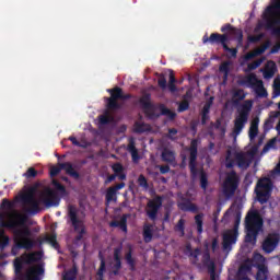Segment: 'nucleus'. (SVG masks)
Wrapping results in <instances>:
<instances>
[{
  "label": "nucleus",
  "instance_id": "obj_1",
  "mask_svg": "<svg viewBox=\"0 0 280 280\" xmlns=\"http://www.w3.org/2000/svg\"><path fill=\"white\" fill-rule=\"evenodd\" d=\"M9 217L11 220L5 222V214H0V226L2 229H9L10 231H13V235H15V237L19 240L16 243L18 248L32 250V248L36 246V242L30 238L32 235V230L25 225V222H27V217L16 211L9 214Z\"/></svg>",
  "mask_w": 280,
  "mask_h": 280
},
{
  "label": "nucleus",
  "instance_id": "obj_2",
  "mask_svg": "<svg viewBox=\"0 0 280 280\" xmlns=\"http://www.w3.org/2000/svg\"><path fill=\"white\" fill-rule=\"evenodd\" d=\"M43 254L40 252H33L30 254H25L21 258H16L14 260V270L16 277L21 280H38V275H43L45 272V269L43 266L38 265L35 267H31L26 273H23V264H36V261H39L42 259Z\"/></svg>",
  "mask_w": 280,
  "mask_h": 280
},
{
  "label": "nucleus",
  "instance_id": "obj_3",
  "mask_svg": "<svg viewBox=\"0 0 280 280\" xmlns=\"http://www.w3.org/2000/svg\"><path fill=\"white\" fill-rule=\"evenodd\" d=\"M138 102L140 104V107L144 112V115L149 119H159L161 115H163L164 117H168L171 121H174V119H176V113L172 112L164 104L159 105L160 114L156 113V106L152 103V94L150 93H143Z\"/></svg>",
  "mask_w": 280,
  "mask_h": 280
},
{
  "label": "nucleus",
  "instance_id": "obj_4",
  "mask_svg": "<svg viewBox=\"0 0 280 280\" xmlns=\"http://www.w3.org/2000/svg\"><path fill=\"white\" fill-rule=\"evenodd\" d=\"M245 242L247 244H257L259 233L264 231V219L259 211L249 210L245 217Z\"/></svg>",
  "mask_w": 280,
  "mask_h": 280
},
{
  "label": "nucleus",
  "instance_id": "obj_5",
  "mask_svg": "<svg viewBox=\"0 0 280 280\" xmlns=\"http://www.w3.org/2000/svg\"><path fill=\"white\" fill-rule=\"evenodd\" d=\"M189 152V162L188 167L190 170V176L192 180L198 178V174L200 176V187L203 191H207V187L209 186V177L207 176V172L203 168L198 171V139H192L190 141V147L188 148Z\"/></svg>",
  "mask_w": 280,
  "mask_h": 280
},
{
  "label": "nucleus",
  "instance_id": "obj_6",
  "mask_svg": "<svg viewBox=\"0 0 280 280\" xmlns=\"http://www.w3.org/2000/svg\"><path fill=\"white\" fill-rule=\"evenodd\" d=\"M52 185L56 190L51 188L45 189L39 196V202L45 207H58L60 205V198L67 196V188L60 182L54 179Z\"/></svg>",
  "mask_w": 280,
  "mask_h": 280
},
{
  "label": "nucleus",
  "instance_id": "obj_7",
  "mask_svg": "<svg viewBox=\"0 0 280 280\" xmlns=\"http://www.w3.org/2000/svg\"><path fill=\"white\" fill-rule=\"evenodd\" d=\"M78 213H80L78 207L73 205L68 206V223H70L74 232L78 233L74 237L75 244H78V242H82V240H84V235H86V226H84V220H82Z\"/></svg>",
  "mask_w": 280,
  "mask_h": 280
},
{
  "label": "nucleus",
  "instance_id": "obj_8",
  "mask_svg": "<svg viewBox=\"0 0 280 280\" xmlns=\"http://www.w3.org/2000/svg\"><path fill=\"white\" fill-rule=\"evenodd\" d=\"M255 194L258 202L266 205L272 194V180L268 177L260 178L256 184Z\"/></svg>",
  "mask_w": 280,
  "mask_h": 280
},
{
  "label": "nucleus",
  "instance_id": "obj_9",
  "mask_svg": "<svg viewBox=\"0 0 280 280\" xmlns=\"http://www.w3.org/2000/svg\"><path fill=\"white\" fill-rule=\"evenodd\" d=\"M253 108V102L246 101V104H244L238 113V116L234 120V128H233V135L234 137H237L242 133V130H244V126L248 122V113H250V109Z\"/></svg>",
  "mask_w": 280,
  "mask_h": 280
},
{
  "label": "nucleus",
  "instance_id": "obj_10",
  "mask_svg": "<svg viewBox=\"0 0 280 280\" xmlns=\"http://www.w3.org/2000/svg\"><path fill=\"white\" fill-rule=\"evenodd\" d=\"M280 0L276 1L273 5L268 7L264 14L265 26L267 30H275L279 25Z\"/></svg>",
  "mask_w": 280,
  "mask_h": 280
},
{
  "label": "nucleus",
  "instance_id": "obj_11",
  "mask_svg": "<svg viewBox=\"0 0 280 280\" xmlns=\"http://www.w3.org/2000/svg\"><path fill=\"white\" fill-rule=\"evenodd\" d=\"M237 187H240V176H237V172L231 171L226 174L223 183V194L225 196H234Z\"/></svg>",
  "mask_w": 280,
  "mask_h": 280
},
{
  "label": "nucleus",
  "instance_id": "obj_12",
  "mask_svg": "<svg viewBox=\"0 0 280 280\" xmlns=\"http://www.w3.org/2000/svg\"><path fill=\"white\" fill-rule=\"evenodd\" d=\"M161 207H163V197L161 196H155L147 202L145 214L149 220L156 222Z\"/></svg>",
  "mask_w": 280,
  "mask_h": 280
},
{
  "label": "nucleus",
  "instance_id": "obj_13",
  "mask_svg": "<svg viewBox=\"0 0 280 280\" xmlns=\"http://www.w3.org/2000/svg\"><path fill=\"white\" fill-rule=\"evenodd\" d=\"M121 92L122 90L119 86L107 90V93L110 95V97L105 98L106 108H108V110H119V108H121V104L117 102L121 100Z\"/></svg>",
  "mask_w": 280,
  "mask_h": 280
},
{
  "label": "nucleus",
  "instance_id": "obj_14",
  "mask_svg": "<svg viewBox=\"0 0 280 280\" xmlns=\"http://www.w3.org/2000/svg\"><path fill=\"white\" fill-rule=\"evenodd\" d=\"M58 165L59 166L50 167L51 178H55V176H58V174H60V172L65 170L66 174H68V176H71V178H74L75 180L80 179V173H78V171H74L73 164H71L70 162L59 163Z\"/></svg>",
  "mask_w": 280,
  "mask_h": 280
},
{
  "label": "nucleus",
  "instance_id": "obj_15",
  "mask_svg": "<svg viewBox=\"0 0 280 280\" xmlns=\"http://www.w3.org/2000/svg\"><path fill=\"white\" fill-rule=\"evenodd\" d=\"M21 200L25 207H28L26 210L27 213H32L34 215L40 211V201L36 199V196L32 191L22 195Z\"/></svg>",
  "mask_w": 280,
  "mask_h": 280
},
{
  "label": "nucleus",
  "instance_id": "obj_16",
  "mask_svg": "<svg viewBox=\"0 0 280 280\" xmlns=\"http://www.w3.org/2000/svg\"><path fill=\"white\" fill-rule=\"evenodd\" d=\"M280 235L279 233H270L268 234L261 244V249L266 255H270V253H275L277 246H279Z\"/></svg>",
  "mask_w": 280,
  "mask_h": 280
},
{
  "label": "nucleus",
  "instance_id": "obj_17",
  "mask_svg": "<svg viewBox=\"0 0 280 280\" xmlns=\"http://www.w3.org/2000/svg\"><path fill=\"white\" fill-rule=\"evenodd\" d=\"M201 262L205 268H208L210 280H218V275H215V262L211 260V253L209 252L208 244H206V249L202 253Z\"/></svg>",
  "mask_w": 280,
  "mask_h": 280
},
{
  "label": "nucleus",
  "instance_id": "obj_18",
  "mask_svg": "<svg viewBox=\"0 0 280 280\" xmlns=\"http://www.w3.org/2000/svg\"><path fill=\"white\" fill-rule=\"evenodd\" d=\"M203 45H221L223 48L229 43L228 34L211 33L210 36L207 34L202 37Z\"/></svg>",
  "mask_w": 280,
  "mask_h": 280
},
{
  "label": "nucleus",
  "instance_id": "obj_19",
  "mask_svg": "<svg viewBox=\"0 0 280 280\" xmlns=\"http://www.w3.org/2000/svg\"><path fill=\"white\" fill-rule=\"evenodd\" d=\"M112 170L114 174L107 176L105 179V185H110V183H113L116 178H118V180H126L127 176L125 173L126 168L124 167V164L116 162L112 165Z\"/></svg>",
  "mask_w": 280,
  "mask_h": 280
},
{
  "label": "nucleus",
  "instance_id": "obj_20",
  "mask_svg": "<svg viewBox=\"0 0 280 280\" xmlns=\"http://www.w3.org/2000/svg\"><path fill=\"white\" fill-rule=\"evenodd\" d=\"M221 32L224 34V32H230V36H233L235 40L237 42L236 49H240L244 45V32L242 28L234 27L231 24H225L221 27Z\"/></svg>",
  "mask_w": 280,
  "mask_h": 280
},
{
  "label": "nucleus",
  "instance_id": "obj_21",
  "mask_svg": "<svg viewBox=\"0 0 280 280\" xmlns=\"http://www.w3.org/2000/svg\"><path fill=\"white\" fill-rule=\"evenodd\" d=\"M238 235H240V232H236L235 230H228L223 234V243H222L223 250H231L233 244L237 243Z\"/></svg>",
  "mask_w": 280,
  "mask_h": 280
},
{
  "label": "nucleus",
  "instance_id": "obj_22",
  "mask_svg": "<svg viewBox=\"0 0 280 280\" xmlns=\"http://www.w3.org/2000/svg\"><path fill=\"white\" fill-rule=\"evenodd\" d=\"M258 82L259 79H257V74L255 73H249L237 80L238 86H245L246 89H255Z\"/></svg>",
  "mask_w": 280,
  "mask_h": 280
},
{
  "label": "nucleus",
  "instance_id": "obj_23",
  "mask_svg": "<svg viewBox=\"0 0 280 280\" xmlns=\"http://www.w3.org/2000/svg\"><path fill=\"white\" fill-rule=\"evenodd\" d=\"M124 187H126V183L122 182L107 188L106 195H105L106 202L108 203V202H113V200H117V191H119L120 189H124Z\"/></svg>",
  "mask_w": 280,
  "mask_h": 280
},
{
  "label": "nucleus",
  "instance_id": "obj_24",
  "mask_svg": "<svg viewBox=\"0 0 280 280\" xmlns=\"http://www.w3.org/2000/svg\"><path fill=\"white\" fill-rule=\"evenodd\" d=\"M128 218H130V213H125L121 215L120 221H112L109 226L112 229H120L122 233H128Z\"/></svg>",
  "mask_w": 280,
  "mask_h": 280
},
{
  "label": "nucleus",
  "instance_id": "obj_25",
  "mask_svg": "<svg viewBox=\"0 0 280 280\" xmlns=\"http://www.w3.org/2000/svg\"><path fill=\"white\" fill-rule=\"evenodd\" d=\"M178 209L180 211H188L190 213H198V206L191 202V200L183 198L182 201L177 203Z\"/></svg>",
  "mask_w": 280,
  "mask_h": 280
},
{
  "label": "nucleus",
  "instance_id": "obj_26",
  "mask_svg": "<svg viewBox=\"0 0 280 280\" xmlns=\"http://www.w3.org/2000/svg\"><path fill=\"white\" fill-rule=\"evenodd\" d=\"M121 250H124L121 245L114 248V275H119V270H121Z\"/></svg>",
  "mask_w": 280,
  "mask_h": 280
},
{
  "label": "nucleus",
  "instance_id": "obj_27",
  "mask_svg": "<svg viewBox=\"0 0 280 280\" xmlns=\"http://www.w3.org/2000/svg\"><path fill=\"white\" fill-rule=\"evenodd\" d=\"M235 161H236V165L241 170H248V167H250V161L248 160V158L246 156V153L244 152L236 153Z\"/></svg>",
  "mask_w": 280,
  "mask_h": 280
},
{
  "label": "nucleus",
  "instance_id": "obj_28",
  "mask_svg": "<svg viewBox=\"0 0 280 280\" xmlns=\"http://www.w3.org/2000/svg\"><path fill=\"white\" fill-rule=\"evenodd\" d=\"M213 105V97H210L201 110V126H207V121H209V113H211V106Z\"/></svg>",
  "mask_w": 280,
  "mask_h": 280
},
{
  "label": "nucleus",
  "instance_id": "obj_29",
  "mask_svg": "<svg viewBox=\"0 0 280 280\" xmlns=\"http://www.w3.org/2000/svg\"><path fill=\"white\" fill-rule=\"evenodd\" d=\"M127 151L131 154L132 163H139L141 156L139 155V150H137V147L135 144V139L131 138L129 140Z\"/></svg>",
  "mask_w": 280,
  "mask_h": 280
},
{
  "label": "nucleus",
  "instance_id": "obj_30",
  "mask_svg": "<svg viewBox=\"0 0 280 280\" xmlns=\"http://www.w3.org/2000/svg\"><path fill=\"white\" fill-rule=\"evenodd\" d=\"M161 159L163 163H174V161H176V153L167 148H164L161 153Z\"/></svg>",
  "mask_w": 280,
  "mask_h": 280
},
{
  "label": "nucleus",
  "instance_id": "obj_31",
  "mask_svg": "<svg viewBox=\"0 0 280 280\" xmlns=\"http://www.w3.org/2000/svg\"><path fill=\"white\" fill-rule=\"evenodd\" d=\"M142 236L145 244H150V242H152V237H154V230L152 224L143 225Z\"/></svg>",
  "mask_w": 280,
  "mask_h": 280
},
{
  "label": "nucleus",
  "instance_id": "obj_32",
  "mask_svg": "<svg viewBox=\"0 0 280 280\" xmlns=\"http://www.w3.org/2000/svg\"><path fill=\"white\" fill-rule=\"evenodd\" d=\"M125 260L131 271L137 270V259L132 257V247H129V250L125 254Z\"/></svg>",
  "mask_w": 280,
  "mask_h": 280
},
{
  "label": "nucleus",
  "instance_id": "obj_33",
  "mask_svg": "<svg viewBox=\"0 0 280 280\" xmlns=\"http://www.w3.org/2000/svg\"><path fill=\"white\" fill-rule=\"evenodd\" d=\"M186 248L188 250L189 257H191L194 259L192 264L195 266L200 267V262H198L199 261L198 257H200V255H202V250L199 247L191 249V246H187Z\"/></svg>",
  "mask_w": 280,
  "mask_h": 280
},
{
  "label": "nucleus",
  "instance_id": "obj_34",
  "mask_svg": "<svg viewBox=\"0 0 280 280\" xmlns=\"http://www.w3.org/2000/svg\"><path fill=\"white\" fill-rule=\"evenodd\" d=\"M249 139L253 141L259 135V119L256 118L252 121L250 127H249Z\"/></svg>",
  "mask_w": 280,
  "mask_h": 280
},
{
  "label": "nucleus",
  "instance_id": "obj_35",
  "mask_svg": "<svg viewBox=\"0 0 280 280\" xmlns=\"http://www.w3.org/2000/svg\"><path fill=\"white\" fill-rule=\"evenodd\" d=\"M254 89L258 97H268V91L264 88V81L259 80Z\"/></svg>",
  "mask_w": 280,
  "mask_h": 280
},
{
  "label": "nucleus",
  "instance_id": "obj_36",
  "mask_svg": "<svg viewBox=\"0 0 280 280\" xmlns=\"http://www.w3.org/2000/svg\"><path fill=\"white\" fill-rule=\"evenodd\" d=\"M256 280H268V267L266 265H259L256 273Z\"/></svg>",
  "mask_w": 280,
  "mask_h": 280
},
{
  "label": "nucleus",
  "instance_id": "obj_37",
  "mask_svg": "<svg viewBox=\"0 0 280 280\" xmlns=\"http://www.w3.org/2000/svg\"><path fill=\"white\" fill-rule=\"evenodd\" d=\"M10 246V236L5 235V231H0V249L5 250Z\"/></svg>",
  "mask_w": 280,
  "mask_h": 280
},
{
  "label": "nucleus",
  "instance_id": "obj_38",
  "mask_svg": "<svg viewBox=\"0 0 280 280\" xmlns=\"http://www.w3.org/2000/svg\"><path fill=\"white\" fill-rule=\"evenodd\" d=\"M100 259H101V265L96 272L98 277L97 280H104V272H106V260L104 259V256H102V253H100Z\"/></svg>",
  "mask_w": 280,
  "mask_h": 280
},
{
  "label": "nucleus",
  "instance_id": "obj_39",
  "mask_svg": "<svg viewBox=\"0 0 280 280\" xmlns=\"http://www.w3.org/2000/svg\"><path fill=\"white\" fill-rule=\"evenodd\" d=\"M203 218H205L203 213H199V214L195 215V223H196V226H197L198 235H202V231H203L202 226L205 224Z\"/></svg>",
  "mask_w": 280,
  "mask_h": 280
},
{
  "label": "nucleus",
  "instance_id": "obj_40",
  "mask_svg": "<svg viewBox=\"0 0 280 280\" xmlns=\"http://www.w3.org/2000/svg\"><path fill=\"white\" fill-rule=\"evenodd\" d=\"M63 280H75L78 279V267L73 266L71 269L65 272Z\"/></svg>",
  "mask_w": 280,
  "mask_h": 280
},
{
  "label": "nucleus",
  "instance_id": "obj_41",
  "mask_svg": "<svg viewBox=\"0 0 280 280\" xmlns=\"http://www.w3.org/2000/svg\"><path fill=\"white\" fill-rule=\"evenodd\" d=\"M266 46H262L260 48L255 49L252 52H247L245 55V60H253V58H257V56H261V54H264L266 51Z\"/></svg>",
  "mask_w": 280,
  "mask_h": 280
},
{
  "label": "nucleus",
  "instance_id": "obj_42",
  "mask_svg": "<svg viewBox=\"0 0 280 280\" xmlns=\"http://www.w3.org/2000/svg\"><path fill=\"white\" fill-rule=\"evenodd\" d=\"M280 113L276 112L272 115H270V118L267 119L264 124V129L265 130H271L273 124H275V119H277V117H279Z\"/></svg>",
  "mask_w": 280,
  "mask_h": 280
},
{
  "label": "nucleus",
  "instance_id": "obj_43",
  "mask_svg": "<svg viewBox=\"0 0 280 280\" xmlns=\"http://www.w3.org/2000/svg\"><path fill=\"white\" fill-rule=\"evenodd\" d=\"M150 130V127L144 122H135V132L137 135H143V132H148Z\"/></svg>",
  "mask_w": 280,
  "mask_h": 280
},
{
  "label": "nucleus",
  "instance_id": "obj_44",
  "mask_svg": "<svg viewBox=\"0 0 280 280\" xmlns=\"http://www.w3.org/2000/svg\"><path fill=\"white\" fill-rule=\"evenodd\" d=\"M175 231L180 233V237H185V219H179L177 224L175 225Z\"/></svg>",
  "mask_w": 280,
  "mask_h": 280
},
{
  "label": "nucleus",
  "instance_id": "obj_45",
  "mask_svg": "<svg viewBox=\"0 0 280 280\" xmlns=\"http://www.w3.org/2000/svg\"><path fill=\"white\" fill-rule=\"evenodd\" d=\"M223 50L226 52V54H230L228 55V58H237V51L238 49L237 48H231L229 47V43L223 46Z\"/></svg>",
  "mask_w": 280,
  "mask_h": 280
},
{
  "label": "nucleus",
  "instance_id": "obj_46",
  "mask_svg": "<svg viewBox=\"0 0 280 280\" xmlns=\"http://www.w3.org/2000/svg\"><path fill=\"white\" fill-rule=\"evenodd\" d=\"M44 240H45V242H48V244H50L52 248H59L60 247V245L58 244V240H57L56 234H52L50 236H46Z\"/></svg>",
  "mask_w": 280,
  "mask_h": 280
},
{
  "label": "nucleus",
  "instance_id": "obj_47",
  "mask_svg": "<svg viewBox=\"0 0 280 280\" xmlns=\"http://www.w3.org/2000/svg\"><path fill=\"white\" fill-rule=\"evenodd\" d=\"M225 167L228 170H233V167H235V160L231 158V151L228 152V155L225 158Z\"/></svg>",
  "mask_w": 280,
  "mask_h": 280
},
{
  "label": "nucleus",
  "instance_id": "obj_48",
  "mask_svg": "<svg viewBox=\"0 0 280 280\" xmlns=\"http://www.w3.org/2000/svg\"><path fill=\"white\" fill-rule=\"evenodd\" d=\"M110 114H108V112L98 117V121L102 126H107V124H110Z\"/></svg>",
  "mask_w": 280,
  "mask_h": 280
},
{
  "label": "nucleus",
  "instance_id": "obj_49",
  "mask_svg": "<svg viewBox=\"0 0 280 280\" xmlns=\"http://www.w3.org/2000/svg\"><path fill=\"white\" fill-rule=\"evenodd\" d=\"M138 185L140 187H143V189H149L150 188V185L148 184V179L145 178V176L143 174L139 175Z\"/></svg>",
  "mask_w": 280,
  "mask_h": 280
},
{
  "label": "nucleus",
  "instance_id": "obj_50",
  "mask_svg": "<svg viewBox=\"0 0 280 280\" xmlns=\"http://www.w3.org/2000/svg\"><path fill=\"white\" fill-rule=\"evenodd\" d=\"M25 178H36L38 176V171L34 167H30L25 173H24Z\"/></svg>",
  "mask_w": 280,
  "mask_h": 280
},
{
  "label": "nucleus",
  "instance_id": "obj_51",
  "mask_svg": "<svg viewBox=\"0 0 280 280\" xmlns=\"http://www.w3.org/2000/svg\"><path fill=\"white\" fill-rule=\"evenodd\" d=\"M158 84L160 89H167V79H165V74L159 75Z\"/></svg>",
  "mask_w": 280,
  "mask_h": 280
},
{
  "label": "nucleus",
  "instance_id": "obj_52",
  "mask_svg": "<svg viewBox=\"0 0 280 280\" xmlns=\"http://www.w3.org/2000/svg\"><path fill=\"white\" fill-rule=\"evenodd\" d=\"M240 222H242V213L237 212L235 215L234 228L232 229V231H240Z\"/></svg>",
  "mask_w": 280,
  "mask_h": 280
},
{
  "label": "nucleus",
  "instance_id": "obj_53",
  "mask_svg": "<svg viewBox=\"0 0 280 280\" xmlns=\"http://www.w3.org/2000/svg\"><path fill=\"white\" fill-rule=\"evenodd\" d=\"M177 110L178 113H185V110H189V102L188 101L180 102Z\"/></svg>",
  "mask_w": 280,
  "mask_h": 280
},
{
  "label": "nucleus",
  "instance_id": "obj_54",
  "mask_svg": "<svg viewBox=\"0 0 280 280\" xmlns=\"http://www.w3.org/2000/svg\"><path fill=\"white\" fill-rule=\"evenodd\" d=\"M277 143V138H272L267 144H265L262 152H268L271 148H275Z\"/></svg>",
  "mask_w": 280,
  "mask_h": 280
},
{
  "label": "nucleus",
  "instance_id": "obj_55",
  "mask_svg": "<svg viewBox=\"0 0 280 280\" xmlns=\"http://www.w3.org/2000/svg\"><path fill=\"white\" fill-rule=\"evenodd\" d=\"M261 66V60H256L247 65V69L249 71H255V69H258V67Z\"/></svg>",
  "mask_w": 280,
  "mask_h": 280
},
{
  "label": "nucleus",
  "instance_id": "obj_56",
  "mask_svg": "<svg viewBox=\"0 0 280 280\" xmlns=\"http://www.w3.org/2000/svg\"><path fill=\"white\" fill-rule=\"evenodd\" d=\"M211 249L212 253L220 250V241H218V237L212 238Z\"/></svg>",
  "mask_w": 280,
  "mask_h": 280
},
{
  "label": "nucleus",
  "instance_id": "obj_57",
  "mask_svg": "<svg viewBox=\"0 0 280 280\" xmlns=\"http://www.w3.org/2000/svg\"><path fill=\"white\" fill-rule=\"evenodd\" d=\"M233 96L236 97L237 100H240V102H242V100L246 98V94H244V90L235 91Z\"/></svg>",
  "mask_w": 280,
  "mask_h": 280
},
{
  "label": "nucleus",
  "instance_id": "obj_58",
  "mask_svg": "<svg viewBox=\"0 0 280 280\" xmlns=\"http://www.w3.org/2000/svg\"><path fill=\"white\" fill-rule=\"evenodd\" d=\"M273 86H275V95H276V97H279V95H280V80L279 79H275Z\"/></svg>",
  "mask_w": 280,
  "mask_h": 280
},
{
  "label": "nucleus",
  "instance_id": "obj_59",
  "mask_svg": "<svg viewBox=\"0 0 280 280\" xmlns=\"http://www.w3.org/2000/svg\"><path fill=\"white\" fill-rule=\"evenodd\" d=\"M219 70L224 73V79L226 80L229 75V63H223L220 66Z\"/></svg>",
  "mask_w": 280,
  "mask_h": 280
},
{
  "label": "nucleus",
  "instance_id": "obj_60",
  "mask_svg": "<svg viewBox=\"0 0 280 280\" xmlns=\"http://www.w3.org/2000/svg\"><path fill=\"white\" fill-rule=\"evenodd\" d=\"M0 209H12V202L8 199H3L0 205Z\"/></svg>",
  "mask_w": 280,
  "mask_h": 280
},
{
  "label": "nucleus",
  "instance_id": "obj_61",
  "mask_svg": "<svg viewBox=\"0 0 280 280\" xmlns=\"http://www.w3.org/2000/svg\"><path fill=\"white\" fill-rule=\"evenodd\" d=\"M178 135V129L176 128H170L167 138L174 141V136Z\"/></svg>",
  "mask_w": 280,
  "mask_h": 280
},
{
  "label": "nucleus",
  "instance_id": "obj_62",
  "mask_svg": "<svg viewBox=\"0 0 280 280\" xmlns=\"http://www.w3.org/2000/svg\"><path fill=\"white\" fill-rule=\"evenodd\" d=\"M160 174H168L170 165H159Z\"/></svg>",
  "mask_w": 280,
  "mask_h": 280
},
{
  "label": "nucleus",
  "instance_id": "obj_63",
  "mask_svg": "<svg viewBox=\"0 0 280 280\" xmlns=\"http://www.w3.org/2000/svg\"><path fill=\"white\" fill-rule=\"evenodd\" d=\"M69 141H71L72 145H77V148H82V144L80 143V141H78V138L71 136L69 137Z\"/></svg>",
  "mask_w": 280,
  "mask_h": 280
},
{
  "label": "nucleus",
  "instance_id": "obj_64",
  "mask_svg": "<svg viewBox=\"0 0 280 280\" xmlns=\"http://www.w3.org/2000/svg\"><path fill=\"white\" fill-rule=\"evenodd\" d=\"M254 260L255 261H264V255H261L259 253H255L254 254Z\"/></svg>",
  "mask_w": 280,
  "mask_h": 280
}]
</instances>
